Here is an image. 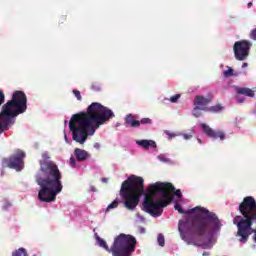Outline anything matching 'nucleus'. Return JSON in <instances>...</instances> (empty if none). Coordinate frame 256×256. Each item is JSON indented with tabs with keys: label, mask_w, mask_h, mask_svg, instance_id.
Segmentation results:
<instances>
[{
	"label": "nucleus",
	"mask_w": 256,
	"mask_h": 256,
	"mask_svg": "<svg viewBox=\"0 0 256 256\" xmlns=\"http://www.w3.org/2000/svg\"><path fill=\"white\" fill-rule=\"evenodd\" d=\"M213 101V94H209L207 97L198 95L194 99L195 107H200L202 111H208L207 105Z\"/></svg>",
	"instance_id": "nucleus-12"
},
{
	"label": "nucleus",
	"mask_w": 256,
	"mask_h": 256,
	"mask_svg": "<svg viewBox=\"0 0 256 256\" xmlns=\"http://www.w3.org/2000/svg\"><path fill=\"white\" fill-rule=\"evenodd\" d=\"M198 142H199V143H201V140H200V139H198Z\"/></svg>",
	"instance_id": "nucleus-48"
},
{
	"label": "nucleus",
	"mask_w": 256,
	"mask_h": 256,
	"mask_svg": "<svg viewBox=\"0 0 256 256\" xmlns=\"http://www.w3.org/2000/svg\"><path fill=\"white\" fill-rule=\"evenodd\" d=\"M204 135H207L208 137H212V139H225V134L221 131L213 130V129H204L203 130Z\"/></svg>",
	"instance_id": "nucleus-13"
},
{
	"label": "nucleus",
	"mask_w": 256,
	"mask_h": 256,
	"mask_svg": "<svg viewBox=\"0 0 256 256\" xmlns=\"http://www.w3.org/2000/svg\"><path fill=\"white\" fill-rule=\"evenodd\" d=\"M251 7H253V2L248 3V9H251Z\"/></svg>",
	"instance_id": "nucleus-40"
},
{
	"label": "nucleus",
	"mask_w": 256,
	"mask_h": 256,
	"mask_svg": "<svg viewBox=\"0 0 256 256\" xmlns=\"http://www.w3.org/2000/svg\"><path fill=\"white\" fill-rule=\"evenodd\" d=\"M144 180L139 176L132 175L122 183L120 195L124 199V207L128 211H135L139 205V197L143 195L145 187L143 186Z\"/></svg>",
	"instance_id": "nucleus-7"
},
{
	"label": "nucleus",
	"mask_w": 256,
	"mask_h": 256,
	"mask_svg": "<svg viewBox=\"0 0 256 256\" xmlns=\"http://www.w3.org/2000/svg\"><path fill=\"white\" fill-rule=\"evenodd\" d=\"M159 161H161L162 163H171V159L165 157V155H159L158 156Z\"/></svg>",
	"instance_id": "nucleus-25"
},
{
	"label": "nucleus",
	"mask_w": 256,
	"mask_h": 256,
	"mask_svg": "<svg viewBox=\"0 0 256 256\" xmlns=\"http://www.w3.org/2000/svg\"><path fill=\"white\" fill-rule=\"evenodd\" d=\"M124 121L125 124L129 127H141V122H139V120H137V117L133 114L126 115Z\"/></svg>",
	"instance_id": "nucleus-15"
},
{
	"label": "nucleus",
	"mask_w": 256,
	"mask_h": 256,
	"mask_svg": "<svg viewBox=\"0 0 256 256\" xmlns=\"http://www.w3.org/2000/svg\"><path fill=\"white\" fill-rule=\"evenodd\" d=\"M66 143H69V140L67 139V135L64 136Z\"/></svg>",
	"instance_id": "nucleus-44"
},
{
	"label": "nucleus",
	"mask_w": 256,
	"mask_h": 256,
	"mask_svg": "<svg viewBox=\"0 0 256 256\" xmlns=\"http://www.w3.org/2000/svg\"><path fill=\"white\" fill-rule=\"evenodd\" d=\"M202 255L203 256H209L210 254H209V252H204Z\"/></svg>",
	"instance_id": "nucleus-43"
},
{
	"label": "nucleus",
	"mask_w": 256,
	"mask_h": 256,
	"mask_svg": "<svg viewBox=\"0 0 256 256\" xmlns=\"http://www.w3.org/2000/svg\"><path fill=\"white\" fill-rule=\"evenodd\" d=\"M88 135H95V129H73L72 130V139L76 141V143H80L83 145L85 141H87Z\"/></svg>",
	"instance_id": "nucleus-11"
},
{
	"label": "nucleus",
	"mask_w": 256,
	"mask_h": 256,
	"mask_svg": "<svg viewBox=\"0 0 256 256\" xmlns=\"http://www.w3.org/2000/svg\"><path fill=\"white\" fill-rule=\"evenodd\" d=\"M90 191L95 192V191H97V190L95 189L94 186H91V187H90Z\"/></svg>",
	"instance_id": "nucleus-42"
},
{
	"label": "nucleus",
	"mask_w": 256,
	"mask_h": 256,
	"mask_svg": "<svg viewBox=\"0 0 256 256\" xmlns=\"http://www.w3.org/2000/svg\"><path fill=\"white\" fill-rule=\"evenodd\" d=\"M69 163H70V166L71 167H76V160H75V157H71L70 160H69Z\"/></svg>",
	"instance_id": "nucleus-31"
},
{
	"label": "nucleus",
	"mask_w": 256,
	"mask_h": 256,
	"mask_svg": "<svg viewBox=\"0 0 256 256\" xmlns=\"http://www.w3.org/2000/svg\"><path fill=\"white\" fill-rule=\"evenodd\" d=\"M165 135H167L168 139H173V138L177 137V134H171V132H169V130L165 131Z\"/></svg>",
	"instance_id": "nucleus-29"
},
{
	"label": "nucleus",
	"mask_w": 256,
	"mask_h": 256,
	"mask_svg": "<svg viewBox=\"0 0 256 256\" xmlns=\"http://www.w3.org/2000/svg\"><path fill=\"white\" fill-rule=\"evenodd\" d=\"M188 213H197L198 215L204 217L203 220L193 223L191 220H180L178 224V231L180 233L181 239L189 243L195 235L198 237H206L208 239L207 243H203V249H211L215 242H213V237L221 232V227L223 223L217 217V214L209 212L206 208L197 206L188 211Z\"/></svg>",
	"instance_id": "nucleus-1"
},
{
	"label": "nucleus",
	"mask_w": 256,
	"mask_h": 256,
	"mask_svg": "<svg viewBox=\"0 0 256 256\" xmlns=\"http://www.w3.org/2000/svg\"><path fill=\"white\" fill-rule=\"evenodd\" d=\"M174 208H175L176 211H178L179 213H184V212H183V209L181 208V205L175 204Z\"/></svg>",
	"instance_id": "nucleus-32"
},
{
	"label": "nucleus",
	"mask_w": 256,
	"mask_h": 256,
	"mask_svg": "<svg viewBox=\"0 0 256 256\" xmlns=\"http://www.w3.org/2000/svg\"><path fill=\"white\" fill-rule=\"evenodd\" d=\"M207 111H210L211 113H219L220 111H223V106H221V104H216L208 108Z\"/></svg>",
	"instance_id": "nucleus-19"
},
{
	"label": "nucleus",
	"mask_w": 256,
	"mask_h": 256,
	"mask_svg": "<svg viewBox=\"0 0 256 256\" xmlns=\"http://www.w3.org/2000/svg\"><path fill=\"white\" fill-rule=\"evenodd\" d=\"M94 149H101V144L95 143L94 144Z\"/></svg>",
	"instance_id": "nucleus-39"
},
{
	"label": "nucleus",
	"mask_w": 256,
	"mask_h": 256,
	"mask_svg": "<svg viewBox=\"0 0 256 256\" xmlns=\"http://www.w3.org/2000/svg\"><path fill=\"white\" fill-rule=\"evenodd\" d=\"M179 99H181V95L176 94L170 98V101H171V103H177V101H179Z\"/></svg>",
	"instance_id": "nucleus-26"
},
{
	"label": "nucleus",
	"mask_w": 256,
	"mask_h": 256,
	"mask_svg": "<svg viewBox=\"0 0 256 256\" xmlns=\"http://www.w3.org/2000/svg\"><path fill=\"white\" fill-rule=\"evenodd\" d=\"M136 143L143 149H155L157 147V144L153 140H138Z\"/></svg>",
	"instance_id": "nucleus-17"
},
{
	"label": "nucleus",
	"mask_w": 256,
	"mask_h": 256,
	"mask_svg": "<svg viewBox=\"0 0 256 256\" xmlns=\"http://www.w3.org/2000/svg\"><path fill=\"white\" fill-rule=\"evenodd\" d=\"M175 195L176 197H179V198L183 196V194L181 193V190H176Z\"/></svg>",
	"instance_id": "nucleus-35"
},
{
	"label": "nucleus",
	"mask_w": 256,
	"mask_h": 256,
	"mask_svg": "<svg viewBox=\"0 0 256 256\" xmlns=\"http://www.w3.org/2000/svg\"><path fill=\"white\" fill-rule=\"evenodd\" d=\"M223 76L227 79L229 77H233V68L228 67V70L223 72Z\"/></svg>",
	"instance_id": "nucleus-22"
},
{
	"label": "nucleus",
	"mask_w": 256,
	"mask_h": 256,
	"mask_svg": "<svg viewBox=\"0 0 256 256\" xmlns=\"http://www.w3.org/2000/svg\"><path fill=\"white\" fill-rule=\"evenodd\" d=\"M183 137H184V139H191V137H193V135H191V134H184L183 135Z\"/></svg>",
	"instance_id": "nucleus-38"
},
{
	"label": "nucleus",
	"mask_w": 256,
	"mask_h": 256,
	"mask_svg": "<svg viewBox=\"0 0 256 256\" xmlns=\"http://www.w3.org/2000/svg\"><path fill=\"white\" fill-rule=\"evenodd\" d=\"M12 256H27V250H25L24 248H19L12 253Z\"/></svg>",
	"instance_id": "nucleus-20"
},
{
	"label": "nucleus",
	"mask_w": 256,
	"mask_h": 256,
	"mask_svg": "<svg viewBox=\"0 0 256 256\" xmlns=\"http://www.w3.org/2000/svg\"><path fill=\"white\" fill-rule=\"evenodd\" d=\"M202 129H211L207 124H200Z\"/></svg>",
	"instance_id": "nucleus-37"
},
{
	"label": "nucleus",
	"mask_w": 256,
	"mask_h": 256,
	"mask_svg": "<svg viewBox=\"0 0 256 256\" xmlns=\"http://www.w3.org/2000/svg\"><path fill=\"white\" fill-rule=\"evenodd\" d=\"M95 239L99 247L112 253L113 256H131L135 252V247L137 245V240L135 237L126 234H120L115 238L114 243L111 248L107 245V242L95 234Z\"/></svg>",
	"instance_id": "nucleus-8"
},
{
	"label": "nucleus",
	"mask_w": 256,
	"mask_h": 256,
	"mask_svg": "<svg viewBox=\"0 0 256 256\" xmlns=\"http://www.w3.org/2000/svg\"><path fill=\"white\" fill-rule=\"evenodd\" d=\"M250 39H253V41H256V28L251 31Z\"/></svg>",
	"instance_id": "nucleus-30"
},
{
	"label": "nucleus",
	"mask_w": 256,
	"mask_h": 256,
	"mask_svg": "<svg viewBox=\"0 0 256 256\" xmlns=\"http://www.w3.org/2000/svg\"><path fill=\"white\" fill-rule=\"evenodd\" d=\"M74 155L77 159V161H87V159L91 158V154L87 152L86 150L76 148L74 150Z\"/></svg>",
	"instance_id": "nucleus-14"
},
{
	"label": "nucleus",
	"mask_w": 256,
	"mask_h": 256,
	"mask_svg": "<svg viewBox=\"0 0 256 256\" xmlns=\"http://www.w3.org/2000/svg\"><path fill=\"white\" fill-rule=\"evenodd\" d=\"M137 219H139L140 221H145V218L143 216H141V214H136Z\"/></svg>",
	"instance_id": "nucleus-36"
},
{
	"label": "nucleus",
	"mask_w": 256,
	"mask_h": 256,
	"mask_svg": "<svg viewBox=\"0 0 256 256\" xmlns=\"http://www.w3.org/2000/svg\"><path fill=\"white\" fill-rule=\"evenodd\" d=\"M253 44L248 40H240L234 43L233 51L235 59L237 61H245L249 57V51H251Z\"/></svg>",
	"instance_id": "nucleus-10"
},
{
	"label": "nucleus",
	"mask_w": 256,
	"mask_h": 256,
	"mask_svg": "<svg viewBox=\"0 0 256 256\" xmlns=\"http://www.w3.org/2000/svg\"><path fill=\"white\" fill-rule=\"evenodd\" d=\"M5 103V93H3V90H0V107Z\"/></svg>",
	"instance_id": "nucleus-28"
},
{
	"label": "nucleus",
	"mask_w": 256,
	"mask_h": 256,
	"mask_svg": "<svg viewBox=\"0 0 256 256\" xmlns=\"http://www.w3.org/2000/svg\"><path fill=\"white\" fill-rule=\"evenodd\" d=\"M239 212L242 216H236L233 219L234 225L237 226V237L243 244L249 241V236L253 235V241L256 243V201L255 198L248 196L240 203Z\"/></svg>",
	"instance_id": "nucleus-5"
},
{
	"label": "nucleus",
	"mask_w": 256,
	"mask_h": 256,
	"mask_svg": "<svg viewBox=\"0 0 256 256\" xmlns=\"http://www.w3.org/2000/svg\"><path fill=\"white\" fill-rule=\"evenodd\" d=\"M201 108L200 107H197L195 106V108L193 109V115L194 117H201Z\"/></svg>",
	"instance_id": "nucleus-24"
},
{
	"label": "nucleus",
	"mask_w": 256,
	"mask_h": 256,
	"mask_svg": "<svg viewBox=\"0 0 256 256\" xmlns=\"http://www.w3.org/2000/svg\"><path fill=\"white\" fill-rule=\"evenodd\" d=\"M63 19V21H65L67 18H62Z\"/></svg>",
	"instance_id": "nucleus-47"
},
{
	"label": "nucleus",
	"mask_w": 256,
	"mask_h": 256,
	"mask_svg": "<svg viewBox=\"0 0 256 256\" xmlns=\"http://www.w3.org/2000/svg\"><path fill=\"white\" fill-rule=\"evenodd\" d=\"M248 65H249V64H247V63H243V64H242V69H245V67H248Z\"/></svg>",
	"instance_id": "nucleus-41"
},
{
	"label": "nucleus",
	"mask_w": 256,
	"mask_h": 256,
	"mask_svg": "<svg viewBox=\"0 0 256 256\" xmlns=\"http://www.w3.org/2000/svg\"><path fill=\"white\" fill-rule=\"evenodd\" d=\"M119 203H121V200L116 198L112 203H110L106 208V213H109V211H113V209H117L119 207Z\"/></svg>",
	"instance_id": "nucleus-18"
},
{
	"label": "nucleus",
	"mask_w": 256,
	"mask_h": 256,
	"mask_svg": "<svg viewBox=\"0 0 256 256\" xmlns=\"http://www.w3.org/2000/svg\"><path fill=\"white\" fill-rule=\"evenodd\" d=\"M237 95H244L245 97H255V91L247 87L236 88Z\"/></svg>",
	"instance_id": "nucleus-16"
},
{
	"label": "nucleus",
	"mask_w": 256,
	"mask_h": 256,
	"mask_svg": "<svg viewBox=\"0 0 256 256\" xmlns=\"http://www.w3.org/2000/svg\"><path fill=\"white\" fill-rule=\"evenodd\" d=\"M3 131H4L3 129H0V135H1V133H3Z\"/></svg>",
	"instance_id": "nucleus-46"
},
{
	"label": "nucleus",
	"mask_w": 256,
	"mask_h": 256,
	"mask_svg": "<svg viewBox=\"0 0 256 256\" xmlns=\"http://www.w3.org/2000/svg\"><path fill=\"white\" fill-rule=\"evenodd\" d=\"M115 117L113 110L101 103H91L86 111L73 114L68 123L69 129H99Z\"/></svg>",
	"instance_id": "nucleus-3"
},
{
	"label": "nucleus",
	"mask_w": 256,
	"mask_h": 256,
	"mask_svg": "<svg viewBox=\"0 0 256 256\" xmlns=\"http://www.w3.org/2000/svg\"><path fill=\"white\" fill-rule=\"evenodd\" d=\"M237 103H245V98L236 97Z\"/></svg>",
	"instance_id": "nucleus-34"
},
{
	"label": "nucleus",
	"mask_w": 256,
	"mask_h": 256,
	"mask_svg": "<svg viewBox=\"0 0 256 256\" xmlns=\"http://www.w3.org/2000/svg\"><path fill=\"white\" fill-rule=\"evenodd\" d=\"M139 123L140 125H151L153 123V120H151L150 118H142Z\"/></svg>",
	"instance_id": "nucleus-23"
},
{
	"label": "nucleus",
	"mask_w": 256,
	"mask_h": 256,
	"mask_svg": "<svg viewBox=\"0 0 256 256\" xmlns=\"http://www.w3.org/2000/svg\"><path fill=\"white\" fill-rule=\"evenodd\" d=\"M175 186L171 183L156 182L150 184L146 190L142 209L152 217H161L163 208L173 201Z\"/></svg>",
	"instance_id": "nucleus-4"
},
{
	"label": "nucleus",
	"mask_w": 256,
	"mask_h": 256,
	"mask_svg": "<svg viewBox=\"0 0 256 256\" xmlns=\"http://www.w3.org/2000/svg\"><path fill=\"white\" fill-rule=\"evenodd\" d=\"M40 161V170L36 174V183L40 187L38 199L44 203H52L57 196L63 191V183L61 182V172L59 168L49 159V153L44 152Z\"/></svg>",
	"instance_id": "nucleus-2"
},
{
	"label": "nucleus",
	"mask_w": 256,
	"mask_h": 256,
	"mask_svg": "<svg viewBox=\"0 0 256 256\" xmlns=\"http://www.w3.org/2000/svg\"><path fill=\"white\" fill-rule=\"evenodd\" d=\"M103 183H107V178L102 179Z\"/></svg>",
	"instance_id": "nucleus-45"
},
{
	"label": "nucleus",
	"mask_w": 256,
	"mask_h": 256,
	"mask_svg": "<svg viewBox=\"0 0 256 256\" xmlns=\"http://www.w3.org/2000/svg\"><path fill=\"white\" fill-rule=\"evenodd\" d=\"M73 94L75 95L78 101H81L83 98L81 97V92L79 90H73Z\"/></svg>",
	"instance_id": "nucleus-27"
},
{
	"label": "nucleus",
	"mask_w": 256,
	"mask_h": 256,
	"mask_svg": "<svg viewBox=\"0 0 256 256\" xmlns=\"http://www.w3.org/2000/svg\"><path fill=\"white\" fill-rule=\"evenodd\" d=\"M91 89H93L94 91H99V84H96V83L92 84Z\"/></svg>",
	"instance_id": "nucleus-33"
},
{
	"label": "nucleus",
	"mask_w": 256,
	"mask_h": 256,
	"mask_svg": "<svg viewBox=\"0 0 256 256\" xmlns=\"http://www.w3.org/2000/svg\"><path fill=\"white\" fill-rule=\"evenodd\" d=\"M27 111V95L25 92L16 90L12 99L2 106L0 112V129H9L19 115Z\"/></svg>",
	"instance_id": "nucleus-6"
},
{
	"label": "nucleus",
	"mask_w": 256,
	"mask_h": 256,
	"mask_svg": "<svg viewBox=\"0 0 256 256\" xmlns=\"http://www.w3.org/2000/svg\"><path fill=\"white\" fill-rule=\"evenodd\" d=\"M157 241L160 247H165V236L163 234H158Z\"/></svg>",
	"instance_id": "nucleus-21"
},
{
	"label": "nucleus",
	"mask_w": 256,
	"mask_h": 256,
	"mask_svg": "<svg viewBox=\"0 0 256 256\" xmlns=\"http://www.w3.org/2000/svg\"><path fill=\"white\" fill-rule=\"evenodd\" d=\"M23 159H25V152L17 150L10 159H3L2 165L3 167H9V169H15V171H22L25 167Z\"/></svg>",
	"instance_id": "nucleus-9"
}]
</instances>
